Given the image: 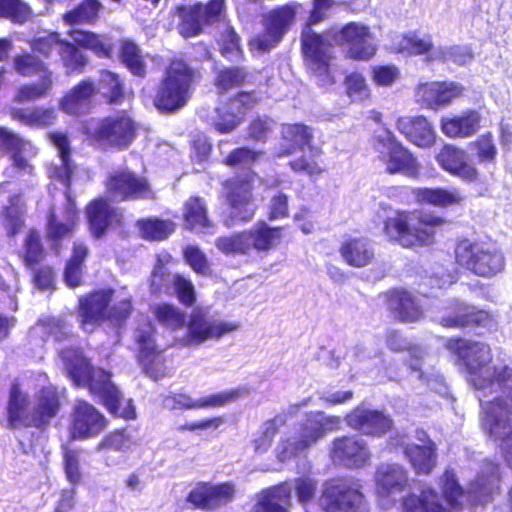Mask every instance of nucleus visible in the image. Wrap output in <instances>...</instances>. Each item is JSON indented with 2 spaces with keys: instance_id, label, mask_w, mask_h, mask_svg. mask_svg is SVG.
Returning <instances> with one entry per match:
<instances>
[{
  "instance_id": "46",
  "label": "nucleus",
  "mask_w": 512,
  "mask_h": 512,
  "mask_svg": "<svg viewBox=\"0 0 512 512\" xmlns=\"http://www.w3.org/2000/svg\"><path fill=\"white\" fill-rule=\"evenodd\" d=\"M32 334L40 336L43 340L53 337L57 342L72 338L71 327L62 319L54 317L39 320L32 329Z\"/></svg>"
},
{
  "instance_id": "31",
  "label": "nucleus",
  "mask_w": 512,
  "mask_h": 512,
  "mask_svg": "<svg viewBox=\"0 0 512 512\" xmlns=\"http://www.w3.org/2000/svg\"><path fill=\"white\" fill-rule=\"evenodd\" d=\"M33 404L29 396L22 392L19 385L14 383L9 393L7 405V421L11 428L33 426Z\"/></svg>"
},
{
  "instance_id": "11",
  "label": "nucleus",
  "mask_w": 512,
  "mask_h": 512,
  "mask_svg": "<svg viewBox=\"0 0 512 512\" xmlns=\"http://www.w3.org/2000/svg\"><path fill=\"white\" fill-rule=\"evenodd\" d=\"M298 7L297 3H289L264 14L262 17L264 30L250 40L251 48L266 52L276 47L294 23Z\"/></svg>"
},
{
  "instance_id": "45",
  "label": "nucleus",
  "mask_w": 512,
  "mask_h": 512,
  "mask_svg": "<svg viewBox=\"0 0 512 512\" xmlns=\"http://www.w3.org/2000/svg\"><path fill=\"white\" fill-rule=\"evenodd\" d=\"M87 217L91 233L96 237H101L111 223L116 219V211L110 205L102 200H94L87 208Z\"/></svg>"
},
{
  "instance_id": "51",
  "label": "nucleus",
  "mask_w": 512,
  "mask_h": 512,
  "mask_svg": "<svg viewBox=\"0 0 512 512\" xmlns=\"http://www.w3.org/2000/svg\"><path fill=\"white\" fill-rule=\"evenodd\" d=\"M53 87V73L45 72L37 83L26 84L18 89L16 100L19 102L34 101L48 95Z\"/></svg>"
},
{
  "instance_id": "60",
  "label": "nucleus",
  "mask_w": 512,
  "mask_h": 512,
  "mask_svg": "<svg viewBox=\"0 0 512 512\" xmlns=\"http://www.w3.org/2000/svg\"><path fill=\"white\" fill-rule=\"evenodd\" d=\"M16 117L27 125L47 126L55 121L56 112L53 108L26 109L18 111Z\"/></svg>"
},
{
  "instance_id": "32",
  "label": "nucleus",
  "mask_w": 512,
  "mask_h": 512,
  "mask_svg": "<svg viewBox=\"0 0 512 512\" xmlns=\"http://www.w3.org/2000/svg\"><path fill=\"white\" fill-rule=\"evenodd\" d=\"M31 148V143L12 130L0 127V152L11 154L13 166L24 174H31L33 166L23 156Z\"/></svg>"
},
{
  "instance_id": "33",
  "label": "nucleus",
  "mask_w": 512,
  "mask_h": 512,
  "mask_svg": "<svg viewBox=\"0 0 512 512\" xmlns=\"http://www.w3.org/2000/svg\"><path fill=\"white\" fill-rule=\"evenodd\" d=\"M112 291H98L80 300V318L85 331H92L106 316Z\"/></svg>"
},
{
  "instance_id": "40",
  "label": "nucleus",
  "mask_w": 512,
  "mask_h": 512,
  "mask_svg": "<svg viewBox=\"0 0 512 512\" xmlns=\"http://www.w3.org/2000/svg\"><path fill=\"white\" fill-rule=\"evenodd\" d=\"M481 115L475 110H468L461 115L443 118L442 131L449 137H469L480 128Z\"/></svg>"
},
{
  "instance_id": "55",
  "label": "nucleus",
  "mask_w": 512,
  "mask_h": 512,
  "mask_svg": "<svg viewBox=\"0 0 512 512\" xmlns=\"http://www.w3.org/2000/svg\"><path fill=\"white\" fill-rule=\"evenodd\" d=\"M13 68L24 77L41 76L45 72H51L42 60L30 53L16 55L13 58Z\"/></svg>"
},
{
  "instance_id": "37",
  "label": "nucleus",
  "mask_w": 512,
  "mask_h": 512,
  "mask_svg": "<svg viewBox=\"0 0 512 512\" xmlns=\"http://www.w3.org/2000/svg\"><path fill=\"white\" fill-rule=\"evenodd\" d=\"M397 129L410 142L419 147H429L434 143V130L424 117L399 118L397 121Z\"/></svg>"
},
{
  "instance_id": "29",
  "label": "nucleus",
  "mask_w": 512,
  "mask_h": 512,
  "mask_svg": "<svg viewBox=\"0 0 512 512\" xmlns=\"http://www.w3.org/2000/svg\"><path fill=\"white\" fill-rule=\"evenodd\" d=\"M438 164L447 172L463 180L475 181L478 176L476 168L468 162L465 151L446 145L436 157Z\"/></svg>"
},
{
  "instance_id": "4",
  "label": "nucleus",
  "mask_w": 512,
  "mask_h": 512,
  "mask_svg": "<svg viewBox=\"0 0 512 512\" xmlns=\"http://www.w3.org/2000/svg\"><path fill=\"white\" fill-rule=\"evenodd\" d=\"M499 465L491 461H484L476 479L472 481L464 494L458 484L455 474L446 470L441 478L442 492L446 503L453 511L462 509L463 500L466 498L471 503H487L499 488Z\"/></svg>"
},
{
  "instance_id": "43",
  "label": "nucleus",
  "mask_w": 512,
  "mask_h": 512,
  "mask_svg": "<svg viewBox=\"0 0 512 512\" xmlns=\"http://www.w3.org/2000/svg\"><path fill=\"white\" fill-rule=\"evenodd\" d=\"M95 93L94 82L90 79L83 80L61 99L60 108L67 114L77 115L83 111Z\"/></svg>"
},
{
  "instance_id": "9",
  "label": "nucleus",
  "mask_w": 512,
  "mask_h": 512,
  "mask_svg": "<svg viewBox=\"0 0 512 512\" xmlns=\"http://www.w3.org/2000/svg\"><path fill=\"white\" fill-rule=\"evenodd\" d=\"M87 134L102 149L124 150L135 139V122L126 114H116L87 126Z\"/></svg>"
},
{
  "instance_id": "8",
  "label": "nucleus",
  "mask_w": 512,
  "mask_h": 512,
  "mask_svg": "<svg viewBox=\"0 0 512 512\" xmlns=\"http://www.w3.org/2000/svg\"><path fill=\"white\" fill-rule=\"evenodd\" d=\"M192 73L183 61H173L158 88L154 104L158 110L173 112L183 107L190 97Z\"/></svg>"
},
{
  "instance_id": "50",
  "label": "nucleus",
  "mask_w": 512,
  "mask_h": 512,
  "mask_svg": "<svg viewBox=\"0 0 512 512\" xmlns=\"http://www.w3.org/2000/svg\"><path fill=\"white\" fill-rule=\"evenodd\" d=\"M185 221L192 230L204 231L211 227L206 205L199 197L189 199L185 205Z\"/></svg>"
},
{
  "instance_id": "7",
  "label": "nucleus",
  "mask_w": 512,
  "mask_h": 512,
  "mask_svg": "<svg viewBox=\"0 0 512 512\" xmlns=\"http://www.w3.org/2000/svg\"><path fill=\"white\" fill-rule=\"evenodd\" d=\"M456 262L476 276L491 278L500 273L505 266L502 252L488 243L461 240L455 248Z\"/></svg>"
},
{
  "instance_id": "62",
  "label": "nucleus",
  "mask_w": 512,
  "mask_h": 512,
  "mask_svg": "<svg viewBox=\"0 0 512 512\" xmlns=\"http://www.w3.org/2000/svg\"><path fill=\"white\" fill-rule=\"evenodd\" d=\"M245 78L246 72L242 68H224L217 73L215 85L219 90L227 91L242 84Z\"/></svg>"
},
{
  "instance_id": "49",
  "label": "nucleus",
  "mask_w": 512,
  "mask_h": 512,
  "mask_svg": "<svg viewBox=\"0 0 512 512\" xmlns=\"http://www.w3.org/2000/svg\"><path fill=\"white\" fill-rule=\"evenodd\" d=\"M96 92L102 94L109 103L118 104L124 98V86L119 76L107 70L100 72Z\"/></svg>"
},
{
  "instance_id": "20",
  "label": "nucleus",
  "mask_w": 512,
  "mask_h": 512,
  "mask_svg": "<svg viewBox=\"0 0 512 512\" xmlns=\"http://www.w3.org/2000/svg\"><path fill=\"white\" fill-rule=\"evenodd\" d=\"M134 340L139 345V360L147 374L154 379L162 376L160 350L154 340V326L148 318H142L134 332Z\"/></svg>"
},
{
  "instance_id": "52",
  "label": "nucleus",
  "mask_w": 512,
  "mask_h": 512,
  "mask_svg": "<svg viewBox=\"0 0 512 512\" xmlns=\"http://www.w3.org/2000/svg\"><path fill=\"white\" fill-rule=\"evenodd\" d=\"M120 58L122 63L135 76L144 77L146 74V64L141 55L140 48L132 41H123L120 48Z\"/></svg>"
},
{
  "instance_id": "63",
  "label": "nucleus",
  "mask_w": 512,
  "mask_h": 512,
  "mask_svg": "<svg viewBox=\"0 0 512 512\" xmlns=\"http://www.w3.org/2000/svg\"><path fill=\"white\" fill-rule=\"evenodd\" d=\"M73 39L82 46L93 50L99 56H108L110 52V45L94 33L74 31Z\"/></svg>"
},
{
  "instance_id": "47",
  "label": "nucleus",
  "mask_w": 512,
  "mask_h": 512,
  "mask_svg": "<svg viewBox=\"0 0 512 512\" xmlns=\"http://www.w3.org/2000/svg\"><path fill=\"white\" fill-rule=\"evenodd\" d=\"M415 199L420 203L445 207L458 203L461 196L457 191H449L442 188H416L412 191Z\"/></svg>"
},
{
  "instance_id": "15",
  "label": "nucleus",
  "mask_w": 512,
  "mask_h": 512,
  "mask_svg": "<svg viewBox=\"0 0 512 512\" xmlns=\"http://www.w3.org/2000/svg\"><path fill=\"white\" fill-rule=\"evenodd\" d=\"M238 327L237 323L221 321L208 313L195 310L190 315L187 333L180 342L183 346H199L205 341L218 340Z\"/></svg>"
},
{
  "instance_id": "56",
  "label": "nucleus",
  "mask_w": 512,
  "mask_h": 512,
  "mask_svg": "<svg viewBox=\"0 0 512 512\" xmlns=\"http://www.w3.org/2000/svg\"><path fill=\"white\" fill-rule=\"evenodd\" d=\"M101 4L98 0H84L73 10L64 15V20L70 25L80 23H91L97 16Z\"/></svg>"
},
{
  "instance_id": "12",
  "label": "nucleus",
  "mask_w": 512,
  "mask_h": 512,
  "mask_svg": "<svg viewBox=\"0 0 512 512\" xmlns=\"http://www.w3.org/2000/svg\"><path fill=\"white\" fill-rule=\"evenodd\" d=\"M252 178L249 171L244 179H235L227 182L228 211L224 217V225L233 227L237 224L252 220L256 212V204L252 195Z\"/></svg>"
},
{
  "instance_id": "13",
  "label": "nucleus",
  "mask_w": 512,
  "mask_h": 512,
  "mask_svg": "<svg viewBox=\"0 0 512 512\" xmlns=\"http://www.w3.org/2000/svg\"><path fill=\"white\" fill-rule=\"evenodd\" d=\"M50 139L58 150V161L48 167L49 177L59 182L65 188L66 209L64 219L73 223L77 216L75 203L70 197V183L76 169L70 158V144L67 136L61 132L50 134Z\"/></svg>"
},
{
  "instance_id": "23",
  "label": "nucleus",
  "mask_w": 512,
  "mask_h": 512,
  "mask_svg": "<svg viewBox=\"0 0 512 512\" xmlns=\"http://www.w3.org/2000/svg\"><path fill=\"white\" fill-rule=\"evenodd\" d=\"M338 41L347 46V54L355 60H368L376 52L374 38L369 28L352 22L344 26L338 34Z\"/></svg>"
},
{
  "instance_id": "30",
  "label": "nucleus",
  "mask_w": 512,
  "mask_h": 512,
  "mask_svg": "<svg viewBox=\"0 0 512 512\" xmlns=\"http://www.w3.org/2000/svg\"><path fill=\"white\" fill-rule=\"evenodd\" d=\"M249 394L250 389L247 386H239L237 388L219 392L197 400H194L185 394L176 395L173 400L175 405L179 408L199 409L223 406L239 398L246 397Z\"/></svg>"
},
{
  "instance_id": "48",
  "label": "nucleus",
  "mask_w": 512,
  "mask_h": 512,
  "mask_svg": "<svg viewBox=\"0 0 512 512\" xmlns=\"http://www.w3.org/2000/svg\"><path fill=\"white\" fill-rule=\"evenodd\" d=\"M474 54L469 46L454 45L449 47H436L427 55L428 61L452 62L457 65H465L471 62Z\"/></svg>"
},
{
  "instance_id": "41",
  "label": "nucleus",
  "mask_w": 512,
  "mask_h": 512,
  "mask_svg": "<svg viewBox=\"0 0 512 512\" xmlns=\"http://www.w3.org/2000/svg\"><path fill=\"white\" fill-rule=\"evenodd\" d=\"M251 251L267 252L274 249L282 240V228L270 227L264 221L257 222L247 230Z\"/></svg>"
},
{
  "instance_id": "16",
  "label": "nucleus",
  "mask_w": 512,
  "mask_h": 512,
  "mask_svg": "<svg viewBox=\"0 0 512 512\" xmlns=\"http://www.w3.org/2000/svg\"><path fill=\"white\" fill-rule=\"evenodd\" d=\"M106 188L110 197L117 201L150 199L154 197L148 181L128 170L109 175Z\"/></svg>"
},
{
  "instance_id": "25",
  "label": "nucleus",
  "mask_w": 512,
  "mask_h": 512,
  "mask_svg": "<svg viewBox=\"0 0 512 512\" xmlns=\"http://www.w3.org/2000/svg\"><path fill=\"white\" fill-rule=\"evenodd\" d=\"M437 320L444 327L463 328L474 324L486 325L490 321V316L484 310L453 299L448 302L445 311Z\"/></svg>"
},
{
  "instance_id": "22",
  "label": "nucleus",
  "mask_w": 512,
  "mask_h": 512,
  "mask_svg": "<svg viewBox=\"0 0 512 512\" xmlns=\"http://www.w3.org/2000/svg\"><path fill=\"white\" fill-rule=\"evenodd\" d=\"M235 495L234 486L229 483L213 485L208 482H199L189 492L187 502L195 508L210 511L231 502Z\"/></svg>"
},
{
  "instance_id": "42",
  "label": "nucleus",
  "mask_w": 512,
  "mask_h": 512,
  "mask_svg": "<svg viewBox=\"0 0 512 512\" xmlns=\"http://www.w3.org/2000/svg\"><path fill=\"white\" fill-rule=\"evenodd\" d=\"M290 500L291 486L282 483L261 493L254 512H288L286 506Z\"/></svg>"
},
{
  "instance_id": "24",
  "label": "nucleus",
  "mask_w": 512,
  "mask_h": 512,
  "mask_svg": "<svg viewBox=\"0 0 512 512\" xmlns=\"http://www.w3.org/2000/svg\"><path fill=\"white\" fill-rule=\"evenodd\" d=\"M107 425L105 417L90 403L80 400L73 409L71 434L74 439L97 436Z\"/></svg>"
},
{
  "instance_id": "14",
  "label": "nucleus",
  "mask_w": 512,
  "mask_h": 512,
  "mask_svg": "<svg viewBox=\"0 0 512 512\" xmlns=\"http://www.w3.org/2000/svg\"><path fill=\"white\" fill-rule=\"evenodd\" d=\"M375 149L388 173H402L409 177L418 174L416 159L396 140L391 131L383 130L376 136Z\"/></svg>"
},
{
  "instance_id": "28",
  "label": "nucleus",
  "mask_w": 512,
  "mask_h": 512,
  "mask_svg": "<svg viewBox=\"0 0 512 512\" xmlns=\"http://www.w3.org/2000/svg\"><path fill=\"white\" fill-rule=\"evenodd\" d=\"M462 90V86L454 82L425 83L417 88L416 99L428 108L437 109L449 104L454 98L461 95Z\"/></svg>"
},
{
  "instance_id": "5",
  "label": "nucleus",
  "mask_w": 512,
  "mask_h": 512,
  "mask_svg": "<svg viewBox=\"0 0 512 512\" xmlns=\"http://www.w3.org/2000/svg\"><path fill=\"white\" fill-rule=\"evenodd\" d=\"M341 424L339 416L326 415L320 411L308 413L300 423L296 437L280 440L276 448L277 459L285 462L304 453L327 433L339 430Z\"/></svg>"
},
{
  "instance_id": "34",
  "label": "nucleus",
  "mask_w": 512,
  "mask_h": 512,
  "mask_svg": "<svg viewBox=\"0 0 512 512\" xmlns=\"http://www.w3.org/2000/svg\"><path fill=\"white\" fill-rule=\"evenodd\" d=\"M303 405L304 404H291L282 412L275 415L274 418L265 421L259 429V435L254 439L255 451L259 453L266 452L270 448L279 429L284 426L288 420L294 418Z\"/></svg>"
},
{
  "instance_id": "58",
  "label": "nucleus",
  "mask_w": 512,
  "mask_h": 512,
  "mask_svg": "<svg viewBox=\"0 0 512 512\" xmlns=\"http://www.w3.org/2000/svg\"><path fill=\"white\" fill-rule=\"evenodd\" d=\"M0 17L24 23L32 17V10L21 0H0Z\"/></svg>"
},
{
  "instance_id": "44",
  "label": "nucleus",
  "mask_w": 512,
  "mask_h": 512,
  "mask_svg": "<svg viewBox=\"0 0 512 512\" xmlns=\"http://www.w3.org/2000/svg\"><path fill=\"white\" fill-rule=\"evenodd\" d=\"M404 453L418 474H429L436 465V445L432 441H428V445H407Z\"/></svg>"
},
{
  "instance_id": "27",
  "label": "nucleus",
  "mask_w": 512,
  "mask_h": 512,
  "mask_svg": "<svg viewBox=\"0 0 512 512\" xmlns=\"http://www.w3.org/2000/svg\"><path fill=\"white\" fill-rule=\"evenodd\" d=\"M302 47L309 69L319 76L328 77L330 45L326 39L313 32L305 33L302 35Z\"/></svg>"
},
{
  "instance_id": "6",
  "label": "nucleus",
  "mask_w": 512,
  "mask_h": 512,
  "mask_svg": "<svg viewBox=\"0 0 512 512\" xmlns=\"http://www.w3.org/2000/svg\"><path fill=\"white\" fill-rule=\"evenodd\" d=\"M312 138L311 129L303 124L283 125L282 142L276 156H289L299 149L303 152V155L290 162L291 169L310 176L319 175L322 169L317 162V158L320 157L322 152L318 147L310 145Z\"/></svg>"
},
{
  "instance_id": "10",
  "label": "nucleus",
  "mask_w": 512,
  "mask_h": 512,
  "mask_svg": "<svg viewBox=\"0 0 512 512\" xmlns=\"http://www.w3.org/2000/svg\"><path fill=\"white\" fill-rule=\"evenodd\" d=\"M361 486L352 480L327 482L318 500L321 512H369Z\"/></svg>"
},
{
  "instance_id": "19",
  "label": "nucleus",
  "mask_w": 512,
  "mask_h": 512,
  "mask_svg": "<svg viewBox=\"0 0 512 512\" xmlns=\"http://www.w3.org/2000/svg\"><path fill=\"white\" fill-rule=\"evenodd\" d=\"M224 9V0H210L207 5L201 3L194 5L182 15L178 25V32L185 38L199 35L205 24L219 21Z\"/></svg>"
},
{
  "instance_id": "36",
  "label": "nucleus",
  "mask_w": 512,
  "mask_h": 512,
  "mask_svg": "<svg viewBox=\"0 0 512 512\" xmlns=\"http://www.w3.org/2000/svg\"><path fill=\"white\" fill-rule=\"evenodd\" d=\"M387 305L393 315L402 322H416L423 317L420 304L407 291H391L388 295Z\"/></svg>"
},
{
  "instance_id": "54",
  "label": "nucleus",
  "mask_w": 512,
  "mask_h": 512,
  "mask_svg": "<svg viewBox=\"0 0 512 512\" xmlns=\"http://www.w3.org/2000/svg\"><path fill=\"white\" fill-rule=\"evenodd\" d=\"M137 225L142 237L151 241L164 240L174 231V224L171 221L160 219L139 220Z\"/></svg>"
},
{
  "instance_id": "57",
  "label": "nucleus",
  "mask_w": 512,
  "mask_h": 512,
  "mask_svg": "<svg viewBox=\"0 0 512 512\" xmlns=\"http://www.w3.org/2000/svg\"><path fill=\"white\" fill-rule=\"evenodd\" d=\"M220 51L231 62H238L242 58L240 38L235 30L228 25L221 34Z\"/></svg>"
},
{
  "instance_id": "64",
  "label": "nucleus",
  "mask_w": 512,
  "mask_h": 512,
  "mask_svg": "<svg viewBox=\"0 0 512 512\" xmlns=\"http://www.w3.org/2000/svg\"><path fill=\"white\" fill-rule=\"evenodd\" d=\"M348 96L352 101L361 102L370 96V90L365 78L360 73H351L345 79Z\"/></svg>"
},
{
  "instance_id": "21",
  "label": "nucleus",
  "mask_w": 512,
  "mask_h": 512,
  "mask_svg": "<svg viewBox=\"0 0 512 512\" xmlns=\"http://www.w3.org/2000/svg\"><path fill=\"white\" fill-rule=\"evenodd\" d=\"M330 454L335 463L348 468H362L371 459L366 441L356 436L334 439Z\"/></svg>"
},
{
  "instance_id": "61",
  "label": "nucleus",
  "mask_w": 512,
  "mask_h": 512,
  "mask_svg": "<svg viewBox=\"0 0 512 512\" xmlns=\"http://www.w3.org/2000/svg\"><path fill=\"white\" fill-rule=\"evenodd\" d=\"M260 155L261 153L247 147L236 148L227 155L224 163L231 168L250 170V167L258 160Z\"/></svg>"
},
{
  "instance_id": "3",
  "label": "nucleus",
  "mask_w": 512,
  "mask_h": 512,
  "mask_svg": "<svg viewBox=\"0 0 512 512\" xmlns=\"http://www.w3.org/2000/svg\"><path fill=\"white\" fill-rule=\"evenodd\" d=\"M444 220L422 211H397L384 221V233L391 241L405 248L417 245H431L434 242L436 228Z\"/></svg>"
},
{
  "instance_id": "18",
  "label": "nucleus",
  "mask_w": 512,
  "mask_h": 512,
  "mask_svg": "<svg viewBox=\"0 0 512 512\" xmlns=\"http://www.w3.org/2000/svg\"><path fill=\"white\" fill-rule=\"evenodd\" d=\"M376 487L383 506L396 502L408 487V472L399 464H381L375 474Z\"/></svg>"
},
{
  "instance_id": "17",
  "label": "nucleus",
  "mask_w": 512,
  "mask_h": 512,
  "mask_svg": "<svg viewBox=\"0 0 512 512\" xmlns=\"http://www.w3.org/2000/svg\"><path fill=\"white\" fill-rule=\"evenodd\" d=\"M251 103V95L241 93L237 97L230 99L229 102L216 107L211 113H200V116L213 126L220 133H229L233 131L241 122L247 106Z\"/></svg>"
},
{
  "instance_id": "35",
  "label": "nucleus",
  "mask_w": 512,
  "mask_h": 512,
  "mask_svg": "<svg viewBox=\"0 0 512 512\" xmlns=\"http://www.w3.org/2000/svg\"><path fill=\"white\" fill-rule=\"evenodd\" d=\"M60 408L59 395L55 387L42 388L36 395L33 403V426L40 428L48 425Z\"/></svg>"
},
{
  "instance_id": "59",
  "label": "nucleus",
  "mask_w": 512,
  "mask_h": 512,
  "mask_svg": "<svg viewBox=\"0 0 512 512\" xmlns=\"http://www.w3.org/2000/svg\"><path fill=\"white\" fill-rule=\"evenodd\" d=\"M216 246L225 254H249L251 252L247 231L217 239Z\"/></svg>"
},
{
  "instance_id": "53",
  "label": "nucleus",
  "mask_w": 512,
  "mask_h": 512,
  "mask_svg": "<svg viewBox=\"0 0 512 512\" xmlns=\"http://www.w3.org/2000/svg\"><path fill=\"white\" fill-rule=\"evenodd\" d=\"M24 207L21 203L20 195H13L9 199V206L3 210V225L9 236H13L19 232L24 224L23 219Z\"/></svg>"
},
{
  "instance_id": "26",
  "label": "nucleus",
  "mask_w": 512,
  "mask_h": 512,
  "mask_svg": "<svg viewBox=\"0 0 512 512\" xmlns=\"http://www.w3.org/2000/svg\"><path fill=\"white\" fill-rule=\"evenodd\" d=\"M347 425L364 434L380 436L391 428L392 420L382 412L358 406L346 415Z\"/></svg>"
},
{
  "instance_id": "39",
  "label": "nucleus",
  "mask_w": 512,
  "mask_h": 512,
  "mask_svg": "<svg viewBox=\"0 0 512 512\" xmlns=\"http://www.w3.org/2000/svg\"><path fill=\"white\" fill-rule=\"evenodd\" d=\"M412 359L408 363L411 374L420 382L422 387H426L438 394H445L447 387L444 378L435 373L424 370V349H414L411 351Z\"/></svg>"
},
{
  "instance_id": "2",
  "label": "nucleus",
  "mask_w": 512,
  "mask_h": 512,
  "mask_svg": "<svg viewBox=\"0 0 512 512\" xmlns=\"http://www.w3.org/2000/svg\"><path fill=\"white\" fill-rule=\"evenodd\" d=\"M68 376L77 386H88L90 392L99 396L109 412L124 419H135L136 410L131 399L124 400L119 389L111 382L110 374L103 369H94L82 352L75 348L60 351Z\"/></svg>"
},
{
  "instance_id": "1",
  "label": "nucleus",
  "mask_w": 512,
  "mask_h": 512,
  "mask_svg": "<svg viewBox=\"0 0 512 512\" xmlns=\"http://www.w3.org/2000/svg\"><path fill=\"white\" fill-rule=\"evenodd\" d=\"M448 348L458 358L468 382L484 396L483 428L497 445L507 465L512 468V367L490 366V347L483 342L451 339Z\"/></svg>"
},
{
  "instance_id": "38",
  "label": "nucleus",
  "mask_w": 512,
  "mask_h": 512,
  "mask_svg": "<svg viewBox=\"0 0 512 512\" xmlns=\"http://www.w3.org/2000/svg\"><path fill=\"white\" fill-rule=\"evenodd\" d=\"M344 261L353 267H365L374 259L373 243L365 237L351 238L342 243L340 248Z\"/></svg>"
}]
</instances>
